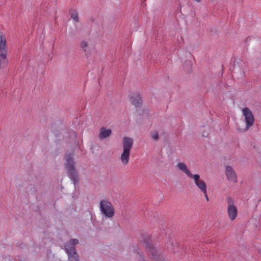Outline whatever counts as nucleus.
<instances>
[{"instance_id": "f257e3e1", "label": "nucleus", "mask_w": 261, "mask_h": 261, "mask_svg": "<svg viewBox=\"0 0 261 261\" xmlns=\"http://www.w3.org/2000/svg\"><path fill=\"white\" fill-rule=\"evenodd\" d=\"M73 153H66L65 156V167L68 171L69 177L74 182L78 180V174L75 168Z\"/></svg>"}, {"instance_id": "f03ea898", "label": "nucleus", "mask_w": 261, "mask_h": 261, "mask_svg": "<svg viewBox=\"0 0 261 261\" xmlns=\"http://www.w3.org/2000/svg\"><path fill=\"white\" fill-rule=\"evenodd\" d=\"M7 53L6 39L3 34L0 32V69L5 68L7 66Z\"/></svg>"}, {"instance_id": "7ed1b4c3", "label": "nucleus", "mask_w": 261, "mask_h": 261, "mask_svg": "<svg viewBox=\"0 0 261 261\" xmlns=\"http://www.w3.org/2000/svg\"><path fill=\"white\" fill-rule=\"evenodd\" d=\"M99 210L106 218L111 219L115 215V209L112 203L107 199H102L100 201Z\"/></svg>"}, {"instance_id": "20e7f679", "label": "nucleus", "mask_w": 261, "mask_h": 261, "mask_svg": "<svg viewBox=\"0 0 261 261\" xmlns=\"http://www.w3.org/2000/svg\"><path fill=\"white\" fill-rule=\"evenodd\" d=\"M242 113L244 119L245 127L240 129V132H245L253 126L255 119L252 111L249 108L246 107L242 109Z\"/></svg>"}, {"instance_id": "39448f33", "label": "nucleus", "mask_w": 261, "mask_h": 261, "mask_svg": "<svg viewBox=\"0 0 261 261\" xmlns=\"http://www.w3.org/2000/svg\"><path fill=\"white\" fill-rule=\"evenodd\" d=\"M227 212L228 217L231 221L236 219L238 215V210L234 204V201L231 198L227 199Z\"/></svg>"}, {"instance_id": "423d86ee", "label": "nucleus", "mask_w": 261, "mask_h": 261, "mask_svg": "<svg viewBox=\"0 0 261 261\" xmlns=\"http://www.w3.org/2000/svg\"><path fill=\"white\" fill-rule=\"evenodd\" d=\"M190 179L193 180L195 185L201 193L207 190L206 182L200 178V176L198 174H193Z\"/></svg>"}, {"instance_id": "0eeeda50", "label": "nucleus", "mask_w": 261, "mask_h": 261, "mask_svg": "<svg viewBox=\"0 0 261 261\" xmlns=\"http://www.w3.org/2000/svg\"><path fill=\"white\" fill-rule=\"evenodd\" d=\"M79 243V241L76 239H72L65 244V249L68 256L77 254L75 249V245Z\"/></svg>"}, {"instance_id": "6e6552de", "label": "nucleus", "mask_w": 261, "mask_h": 261, "mask_svg": "<svg viewBox=\"0 0 261 261\" xmlns=\"http://www.w3.org/2000/svg\"><path fill=\"white\" fill-rule=\"evenodd\" d=\"M225 175L229 181L234 183L237 182V175L231 166H226L225 167Z\"/></svg>"}, {"instance_id": "1a4fd4ad", "label": "nucleus", "mask_w": 261, "mask_h": 261, "mask_svg": "<svg viewBox=\"0 0 261 261\" xmlns=\"http://www.w3.org/2000/svg\"><path fill=\"white\" fill-rule=\"evenodd\" d=\"M176 167L179 171L184 173L187 177L190 178L193 175L189 170L187 165L184 162H178Z\"/></svg>"}, {"instance_id": "9d476101", "label": "nucleus", "mask_w": 261, "mask_h": 261, "mask_svg": "<svg viewBox=\"0 0 261 261\" xmlns=\"http://www.w3.org/2000/svg\"><path fill=\"white\" fill-rule=\"evenodd\" d=\"M134 141L132 138L125 137L123 138V150L130 151L133 147Z\"/></svg>"}, {"instance_id": "9b49d317", "label": "nucleus", "mask_w": 261, "mask_h": 261, "mask_svg": "<svg viewBox=\"0 0 261 261\" xmlns=\"http://www.w3.org/2000/svg\"><path fill=\"white\" fill-rule=\"evenodd\" d=\"M131 103L136 107H140L142 104L141 97L138 93L134 94L130 97Z\"/></svg>"}, {"instance_id": "f8f14e48", "label": "nucleus", "mask_w": 261, "mask_h": 261, "mask_svg": "<svg viewBox=\"0 0 261 261\" xmlns=\"http://www.w3.org/2000/svg\"><path fill=\"white\" fill-rule=\"evenodd\" d=\"M129 156L130 151L123 150V152L120 156V161L123 165L125 166L128 163Z\"/></svg>"}, {"instance_id": "ddd939ff", "label": "nucleus", "mask_w": 261, "mask_h": 261, "mask_svg": "<svg viewBox=\"0 0 261 261\" xmlns=\"http://www.w3.org/2000/svg\"><path fill=\"white\" fill-rule=\"evenodd\" d=\"M112 134V130L110 129H106L105 127H101L100 129L99 138L103 139L109 137Z\"/></svg>"}, {"instance_id": "4468645a", "label": "nucleus", "mask_w": 261, "mask_h": 261, "mask_svg": "<svg viewBox=\"0 0 261 261\" xmlns=\"http://www.w3.org/2000/svg\"><path fill=\"white\" fill-rule=\"evenodd\" d=\"M146 248L148 249V252H149V253L151 254L152 255L153 258H155V256L158 254V252H157L156 249H155L153 247V245L151 243H146Z\"/></svg>"}, {"instance_id": "2eb2a0df", "label": "nucleus", "mask_w": 261, "mask_h": 261, "mask_svg": "<svg viewBox=\"0 0 261 261\" xmlns=\"http://www.w3.org/2000/svg\"><path fill=\"white\" fill-rule=\"evenodd\" d=\"M69 13L70 17L75 22H78L79 21V14L77 10L71 9L69 11Z\"/></svg>"}, {"instance_id": "dca6fc26", "label": "nucleus", "mask_w": 261, "mask_h": 261, "mask_svg": "<svg viewBox=\"0 0 261 261\" xmlns=\"http://www.w3.org/2000/svg\"><path fill=\"white\" fill-rule=\"evenodd\" d=\"M184 68L187 72H190L192 68V63L190 61H186L184 65Z\"/></svg>"}, {"instance_id": "f3484780", "label": "nucleus", "mask_w": 261, "mask_h": 261, "mask_svg": "<svg viewBox=\"0 0 261 261\" xmlns=\"http://www.w3.org/2000/svg\"><path fill=\"white\" fill-rule=\"evenodd\" d=\"M69 261H79V257L77 254L69 255L68 256Z\"/></svg>"}, {"instance_id": "a211bd4d", "label": "nucleus", "mask_w": 261, "mask_h": 261, "mask_svg": "<svg viewBox=\"0 0 261 261\" xmlns=\"http://www.w3.org/2000/svg\"><path fill=\"white\" fill-rule=\"evenodd\" d=\"M80 46L81 48L83 50V51L86 52L88 46V44L86 41H83L80 43Z\"/></svg>"}, {"instance_id": "6ab92c4d", "label": "nucleus", "mask_w": 261, "mask_h": 261, "mask_svg": "<svg viewBox=\"0 0 261 261\" xmlns=\"http://www.w3.org/2000/svg\"><path fill=\"white\" fill-rule=\"evenodd\" d=\"M151 138L155 140H157L159 139V135L157 132H154L151 134Z\"/></svg>"}, {"instance_id": "aec40b11", "label": "nucleus", "mask_w": 261, "mask_h": 261, "mask_svg": "<svg viewBox=\"0 0 261 261\" xmlns=\"http://www.w3.org/2000/svg\"><path fill=\"white\" fill-rule=\"evenodd\" d=\"M202 193L203 194L204 196L205 199L206 200V201H208L209 198H208V194H207V191L206 190V191H204V192H202Z\"/></svg>"}, {"instance_id": "412c9836", "label": "nucleus", "mask_w": 261, "mask_h": 261, "mask_svg": "<svg viewBox=\"0 0 261 261\" xmlns=\"http://www.w3.org/2000/svg\"><path fill=\"white\" fill-rule=\"evenodd\" d=\"M195 1L196 2L199 3V2H200L201 1V0H195Z\"/></svg>"}]
</instances>
